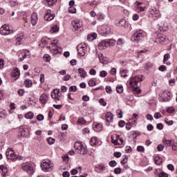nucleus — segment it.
<instances>
[{"label":"nucleus","mask_w":177,"mask_h":177,"mask_svg":"<svg viewBox=\"0 0 177 177\" xmlns=\"http://www.w3.org/2000/svg\"><path fill=\"white\" fill-rule=\"evenodd\" d=\"M142 77V75H137L131 76L129 80V88H133L134 92H136L138 95L142 92L139 88V84L143 81Z\"/></svg>","instance_id":"obj_1"},{"label":"nucleus","mask_w":177,"mask_h":177,"mask_svg":"<svg viewBox=\"0 0 177 177\" xmlns=\"http://www.w3.org/2000/svg\"><path fill=\"white\" fill-rule=\"evenodd\" d=\"M48 49H50V52L54 53V55H57V53H60L62 52V47L59 46V43L57 40H52L50 42V45L47 46Z\"/></svg>","instance_id":"obj_2"},{"label":"nucleus","mask_w":177,"mask_h":177,"mask_svg":"<svg viewBox=\"0 0 177 177\" xmlns=\"http://www.w3.org/2000/svg\"><path fill=\"white\" fill-rule=\"evenodd\" d=\"M74 147L75 151L77 152L78 154H82V156H84V154H86V153H88L86 146H85V145H83L82 142H76L75 143Z\"/></svg>","instance_id":"obj_3"},{"label":"nucleus","mask_w":177,"mask_h":177,"mask_svg":"<svg viewBox=\"0 0 177 177\" xmlns=\"http://www.w3.org/2000/svg\"><path fill=\"white\" fill-rule=\"evenodd\" d=\"M55 165L50 160H43L41 163V168L44 172H50L53 169Z\"/></svg>","instance_id":"obj_4"},{"label":"nucleus","mask_w":177,"mask_h":177,"mask_svg":"<svg viewBox=\"0 0 177 177\" xmlns=\"http://www.w3.org/2000/svg\"><path fill=\"white\" fill-rule=\"evenodd\" d=\"M146 37V32H143V30L136 31L131 37V40L138 42L141 39H143Z\"/></svg>","instance_id":"obj_5"},{"label":"nucleus","mask_w":177,"mask_h":177,"mask_svg":"<svg viewBox=\"0 0 177 177\" xmlns=\"http://www.w3.org/2000/svg\"><path fill=\"white\" fill-rule=\"evenodd\" d=\"M22 169L24 171H26L29 175H32L34 174V167H32V164L26 162L24 163H22L21 165Z\"/></svg>","instance_id":"obj_6"},{"label":"nucleus","mask_w":177,"mask_h":177,"mask_svg":"<svg viewBox=\"0 0 177 177\" xmlns=\"http://www.w3.org/2000/svg\"><path fill=\"white\" fill-rule=\"evenodd\" d=\"M77 50L79 56L84 57V55L86 53V44L81 43L77 46Z\"/></svg>","instance_id":"obj_7"},{"label":"nucleus","mask_w":177,"mask_h":177,"mask_svg":"<svg viewBox=\"0 0 177 177\" xmlns=\"http://www.w3.org/2000/svg\"><path fill=\"white\" fill-rule=\"evenodd\" d=\"M12 32H13V30H11L9 25L6 24L0 28V34H1V35H9V34H12Z\"/></svg>","instance_id":"obj_8"},{"label":"nucleus","mask_w":177,"mask_h":177,"mask_svg":"<svg viewBox=\"0 0 177 177\" xmlns=\"http://www.w3.org/2000/svg\"><path fill=\"white\" fill-rule=\"evenodd\" d=\"M6 156L8 160H12V161H15V160H17V158H19L12 148H8L7 149Z\"/></svg>","instance_id":"obj_9"},{"label":"nucleus","mask_w":177,"mask_h":177,"mask_svg":"<svg viewBox=\"0 0 177 177\" xmlns=\"http://www.w3.org/2000/svg\"><path fill=\"white\" fill-rule=\"evenodd\" d=\"M81 27H82V23H81V21L76 19L72 21V30L73 31H75V32L81 31Z\"/></svg>","instance_id":"obj_10"},{"label":"nucleus","mask_w":177,"mask_h":177,"mask_svg":"<svg viewBox=\"0 0 177 177\" xmlns=\"http://www.w3.org/2000/svg\"><path fill=\"white\" fill-rule=\"evenodd\" d=\"M150 14H151L152 19H153V20H158L159 17H161V14L160 13V10H158L156 8H152L150 10Z\"/></svg>","instance_id":"obj_11"},{"label":"nucleus","mask_w":177,"mask_h":177,"mask_svg":"<svg viewBox=\"0 0 177 177\" xmlns=\"http://www.w3.org/2000/svg\"><path fill=\"white\" fill-rule=\"evenodd\" d=\"M45 15H46L44 16V20H46V21H50L53 20L56 16L55 13H52V10H47Z\"/></svg>","instance_id":"obj_12"},{"label":"nucleus","mask_w":177,"mask_h":177,"mask_svg":"<svg viewBox=\"0 0 177 177\" xmlns=\"http://www.w3.org/2000/svg\"><path fill=\"white\" fill-rule=\"evenodd\" d=\"M169 93H171V92L168 91H163L160 97L162 102H168L171 100V95Z\"/></svg>","instance_id":"obj_13"},{"label":"nucleus","mask_w":177,"mask_h":177,"mask_svg":"<svg viewBox=\"0 0 177 177\" xmlns=\"http://www.w3.org/2000/svg\"><path fill=\"white\" fill-rule=\"evenodd\" d=\"M60 89H54L53 93H51V97L55 99V100H60Z\"/></svg>","instance_id":"obj_14"},{"label":"nucleus","mask_w":177,"mask_h":177,"mask_svg":"<svg viewBox=\"0 0 177 177\" xmlns=\"http://www.w3.org/2000/svg\"><path fill=\"white\" fill-rule=\"evenodd\" d=\"M30 23L32 26H37V23H38V14L33 12L31 15Z\"/></svg>","instance_id":"obj_15"},{"label":"nucleus","mask_w":177,"mask_h":177,"mask_svg":"<svg viewBox=\"0 0 177 177\" xmlns=\"http://www.w3.org/2000/svg\"><path fill=\"white\" fill-rule=\"evenodd\" d=\"M98 48L100 50H103L109 48V44L106 40H104L98 44Z\"/></svg>","instance_id":"obj_16"},{"label":"nucleus","mask_w":177,"mask_h":177,"mask_svg":"<svg viewBox=\"0 0 177 177\" xmlns=\"http://www.w3.org/2000/svg\"><path fill=\"white\" fill-rule=\"evenodd\" d=\"M14 71L12 73V78H15V80H17L19 77H20V70L19 68H14Z\"/></svg>","instance_id":"obj_17"},{"label":"nucleus","mask_w":177,"mask_h":177,"mask_svg":"<svg viewBox=\"0 0 177 177\" xmlns=\"http://www.w3.org/2000/svg\"><path fill=\"white\" fill-rule=\"evenodd\" d=\"M0 169L2 172L3 176H8V167L6 166H3V165H0Z\"/></svg>","instance_id":"obj_18"},{"label":"nucleus","mask_w":177,"mask_h":177,"mask_svg":"<svg viewBox=\"0 0 177 177\" xmlns=\"http://www.w3.org/2000/svg\"><path fill=\"white\" fill-rule=\"evenodd\" d=\"M97 56L100 59V63H102V64H106V63H107V62L106 61V57L103 56V54L98 53Z\"/></svg>","instance_id":"obj_19"},{"label":"nucleus","mask_w":177,"mask_h":177,"mask_svg":"<svg viewBox=\"0 0 177 177\" xmlns=\"http://www.w3.org/2000/svg\"><path fill=\"white\" fill-rule=\"evenodd\" d=\"M94 131L95 132H100L102 131V129L103 128V125L99 124V123H94Z\"/></svg>","instance_id":"obj_20"},{"label":"nucleus","mask_w":177,"mask_h":177,"mask_svg":"<svg viewBox=\"0 0 177 177\" xmlns=\"http://www.w3.org/2000/svg\"><path fill=\"white\" fill-rule=\"evenodd\" d=\"M39 100L42 104H45V103L48 102V95H46V94H42L40 96Z\"/></svg>","instance_id":"obj_21"},{"label":"nucleus","mask_w":177,"mask_h":177,"mask_svg":"<svg viewBox=\"0 0 177 177\" xmlns=\"http://www.w3.org/2000/svg\"><path fill=\"white\" fill-rule=\"evenodd\" d=\"M99 144V140H97V138L93 137L91 139L90 145L91 146H96V145Z\"/></svg>","instance_id":"obj_22"},{"label":"nucleus","mask_w":177,"mask_h":177,"mask_svg":"<svg viewBox=\"0 0 177 177\" xmlns=\"http://www.w3.org/2000/svg\"><path fill=\"white\" fill-rule=\"evenodd\" d=\"M59 32V27L57 25H54L50 27V34H55V32Z\"/></svg>","instance_id":"obj_23"},{"label":"nucleus","mask_w":177,"mask_h":177,"mask_svg":"<svg viewBox=\"0 0 177 177\" xmlns=\"http://www.w3.org/2000/svg\"><path fill=\"white\" fill-rule=\"evenodd\" d=\"M78 73H79V74H80V77L82 78H85V77H86V71H85V70H84V68H80L78 69Z\"/></svg>","instance_id":"obj_24"},{"label":"nucleus","mask_w":177,"mask_h":177,"mask_svg":"<svg viewBox=\"0 0 177 177\" xmlns=\"http://www.w3.org/2000/svg\"><path fill=\"white\" fill-rule=\"evenodd\" d=\"M113 113L108 112L106 114V121H108V122H111V121H113Z\"/></svg>","instance_id":"obj_25"},{"label":"nucleus","mask_w":177,"mask_h":177,"mask_svg":"<svg viewBox=\"0 0 177 177\" xmlns=\"http://www.w3.org/2000/svg\"><path fill=\"white\" fill-rule=\"evenodd\" d=\"M163 145L166 146V147H171L172 145V140H167V139H163Z\"/></svg>","instance_id":"obj_26"},{"label":"nucleus","mask_w":177,"mask_h":177,"mask_svg":"<svg viewBox=\"0 0 177 177\" xmlns=\"http://www.w3.org/2000/svg\"><path fill=\"white\" fill-rule=\"evenodd\" d=\"M24 84H25L26 88H31L32 86V81H31V80H30V79H26L24 81Z\"/></svg>","instance_id":"obj_27"},{"label":"nucleus","mask_w":177,"mask_h":177,"mask_svg":"<svg viewBox=\"0 0 177 177\" xmlns=\"http://www.w3.org/2000/svg\"><path fill=\"white\" fill-rule=\"evenodd\" d=\"M25 118H27V120H32L34 118V113L32 111H29L25 115Z\"/></svg>","instance_id":"obj_28"},{"label":"nucleus","mask_w":177,"mask_h":177,"mask_svg":"<svg viewBox=\"0 0 177 177\" xmlns=\"http://www.w3.org/2000/svg\"><path fill=\"white\" fill-rule=\"evenodd\" d=\"M154 162L156 164V165H160L162 164V160H161V158L160 156H156L154 158Z\"/></svg>","instance_id":"obj_29"},{"label":"nucleus","mask_w":177,"mask_h":177,"mask_svg":"<svg viewBox=\"0 0 177 177\" xmlns=\"http://www.w3.org/2000/svg\"><path fill=\"white\" fill-rule=\"evenodd\" d=\"M97 20H99V21H103V20H104V19H105L104 14H103L102 12L98 13L97 15Z\"/></svg>","instance_id":"obj_30"},{"label":"nucleus","mask_w":177,"mask_h":177,"mask_svg":"<svg viewBox=\"0 0 177 177\" xmlns=\"http://www.w3.org/2000/svg\"><path fill=\"white\" fill-rule=\"evenodd\" d=\"M126 24H127V21H125V19H121L117 24V25L119 26V27H125Z\"/></svg>","instance_id":"obj_31"},{"label":"nucleus","mask_w":177,"mask_h":177,"mask_svg":"<svg viewBox=\"0 0 177 177\" xmlns=\"http://www.w3.org/2000/svg\"><path fill=\"white\" fill-rule=\"evenodd\" d=\"M106 41L108 46H114V45H115V40L114 39H109Z\"/></svg>","instance_id":"obj_32"},{"label":"nucleus","mask_w":177,"mask_h":177,"mask_svg":"<svg viewBox=\"0 0 177 177\" xmlns=\"http://www.w3.org/2000/svg\"><path fill=\"white\" fill-rule=\"evenodd\" d=\"M141 3H138V6H137V12L138 13H141V12H145V7H142V6H140L139 5H140Z\"/></svg>","instance_id":"obj_33"},{"label":"nucleus","mask_w":177,"mask_h":177,"mask_svg":"<svg viewBox=\"0 0 177 177\" xmlns=\"http://www.w3.org/2000/svg\"><path fill=\"white\" fill-rule=\"evenodd\" d=\"M57 1V0H46V2L48 5V6H53V5H55Z\"/></svg>","instance_id":"obj_34"},{"label":"nucleus","mask_w":177,"mask_h":177,"mask_svg":"<svg viewBox=\"0 0 177 177\" xmlns=\"http://www.w3.org/2000/svg\"><path fill=\"white\" fill-rule=\"evenodd\" d=\"M116 91L118 93H122L124 92V87H122V85H119L116 87Z\"/></svg>","instance_id":"obj_35"},{"label":"nucleus","mask_w":177,"mask_h":177,"mask_svg":"<svg viewBox=\"0 0 177 177\" xmlns=\"http://www.w3.org/2000/svg\"><path fill=\"white\" fill-rule=\"evenodd\" d=\"M16 44L17 45H21V41H23V37L22 36H19L17 37L16 39Z\"/></svg>","instance_id":"obj_36"},{"label":"nucleus","mask_w":177,"mask_h":177,"mask_svg":"<svg viewBox=\"0 0 177 177\" xmlns=\"http://www.w3.org/2000/svg\"><path fill=\"white\" fill-rule=\"evenodd\" d=\"M77 123H79L80 125H84V124H86V120H85V119H84L83 118H80L77 120Z\"/></svg>","instance_id":"obj_37"},{"label":"nucleus","mask_w":177,"mask_h":177,"mask_svg":"<svg viewBox=\"0 0 177 177\" xmlns=\"http://www.w3.org/2000/svg\"><path fill=\"white\" fill-rule=\"evenodd\" d=\"M99 76L104 78V77H107V72L106 71H102L100 72Z\"/></svg>","instance_id":"obj_38"},{"label":"nucleus","mask_w":177,"mask_h":177,"mask_svg":"<svg viewBox=\"0 0 177 177\" xmlns=\"http://www.w3.org/2000/svg\"><path fill=\"white\" fill-rule=\"evenodd\" d=\"M44 62H50V55L45 54L43 57Z\"/></svg>","instance_id":"obj_39"},{"label":"nucleus","mask_w":177,"mask_h":177,"mask_svg":"<svg viewBox=\"0 0 177 177\" xmlns=\"http://www.w3.org/2000/svg\"><path fill=\"white\" fill-rule=\"evenodd\" d=\"M170 57H171V55L169 54H165L164 55L163 62L167 63V62H168V60H169Z\"/></svg>","instance_id":"obj_40"},{"label":"nucleus","mask_w":177,"mask_h":177,"mask_svg":"<svg viewBox=\"0 0 177 177\" xmlns=\"http://www.w3.org/2000/svg\"><path fill=\"white\" fill-rule=\"evenodd\" d=\"M68 12L69 13H77V9L74 7H69Z\"/></svg>","instance_id":"obj_41"},{"label":"nucleus","mask_w":177,"mask_h":177,"mask_svg":"<svg viewBox=\"0 0 177 177\" xmlns=\"http://www.w3.org/2000/svg\"><path fill=\"white\" fill-rule=\"evenodd\" d=\"M37 120L38 121H44V120H45V116L42 114H39L37 117Z\"/></svg>","instance_id":"obj_42"},{"label":"nucleus","mask_w":177,"mask_h":177,"mask_svg":"<svg viewBox=\"0 0 177 177\" xmlns=\"http://www.w3.org/2000/svg\"><path fill=\"white\" fill-rule=\"evenodd\" d=\"M128 73V71L127 70H123L120 72V75L121 77H123L124 78H125L127 77V73Z\"/></svg>","instance_id":"obj_43"},{"label":"nucleus","mask_w":177,"mask_h":177,"mask_svg":"<svg viewBox=\"0 0 177 177\" xmlns=\"http://www.w3.org/2000/svg\"><path fill=\"white\" fill-rule=\"evenodd\" d=\"M39 80L41 84H44V82H45V75H44L43 73H41Z\"/></svg>","instance_id":"obj_44"},{"label":"nucleus","mask_w":177,"mask_h":177,"mask_svg":"<svg viewBox=\"0 0 177 177\" xmlns=\"http://www.w3.org/2000/svg\"><path fill=\"white\" fill-rule=\"evenodd\" d=\"M10 3L11 6H12V7L17 6V5H18L17 1H16V0H10Z\"/></svg>","instance_id":"obj_45"},{"label":"nucleus","mask_w":177,"mask_h":177,"mask_svg":"<svg viewBox=\"0 0 177 177\" xmlns=\"http://www.w3.org/2000/svg\"><path fill=\"white\" fill-rule=\"evenodd\" d=\"M88 85L89 86H95V85H96V82H95L93 80H90L88 81Z\"/></svg>","instance_id":"obj_46"},{"label":"nucleus","mask_w":177,"mask_h":177,"mask_svg":"<svg viewBox=\"0 0 177 177\" xmlns=\"http://www.w3.org/2000/svg\"><path fill=\"white\" fill-rule=\"evenodd\" d=\"M167 40V37L165 36H160L158 37L159 42H165Z\"/></svg>","instance_id":"obj_47"},{"label":"nucleus","mask_w":177,"mask_h":177,"mask_svg":"<svg viewBox=\"0 0 177 177\" xmlns=\"http://www.w3.org/2000/svg\"><path fill=\"white\" fill-rule=\"evenodd\" d=\"M105 89H106V93H111V92H113V90L111 89V86H106Z\"/></svg>","instance_id":"obj_48"},{"label":"nucleus","mask_w":177,"mask_h":177,"mask_svg":"<svg viewBox=\"0 0 177 177\" xmlns=\"http://www.w3.org/2000/svg\"><path fill=\"white\" fill-rule=\"evenodd\" d=\"M158 70L160 71H167V66L165 65H161L159 68Z\"/></svg>","instance_id":"obj_49"},{"label":"nucleus","mask_w":177,"mask_h":177,"mask_svg":"<svg viewBox=\"0 0 177 177\" xmlns=\"http://www.w3.org/2000/svg\"><path fill=\"white\" fill-rule=\"evenodd\" d=\"M162 117V115H161V113L160 112H157L154 114V118L156 120H158V118H161Z\"/></svg>","instance_id":"obj_50"},{"label":"nucleus","mask_w":177,"mask_h":177,"mask_svg":"<svg viewBox=\"0 0 177 177\" xmlns=\"http://www.w3.org/2000/svg\"><path fill=\"white\" fill-rule=\"evenodd\" d=\"M47 140L49 145H53L55 142V139L52 138H48Z\"/></svg>","instance_id":"obj_51"},{"label":"nucleus","mask_w":177,"mask_h":177,"mask_svg":"<svg viewBox=\"0 0 177 177\" xmlns=\"http://www.w3.org/2000/svg\"><path fill=\"white\" fill-rule=\"evenodd\" d=\"M137 151H141V153H143L145 151V147L143 146H138Z\"/></svg>","instance_id":"obj_52"},{"label":"nucleus","mask_w":177,"mask_h":177,"mask_svg":"<svg viewBox=\"0 0 177 177\" xmlns=\"http://www.w3.org/2000/svg\"><path fill=\"white\" fill-rule=\"evenodd\" d=\"M97 168L100 171H106V166H104V165H98Z\"/></svg>","instance_id":"obj_53"},{"label":"nucleus","mask_w":177,"mask_h":177,"mask_svg":"<svg viewBox=\"0 0 177 177\" xmlns=\"http://www.w3.org/2000/svg\"><path fill=\"white\" fill-rule=\"evenodd\" d=\"M151 67H153L152 63L148 62L146 64V66H145L146 70H149V68H151Z\"/></svg>","instance_id":"obj_54"},{"label":"nucleus","mask_w":177,"mask_h":177,"mask_svg":"<svg viewBox=\"0 0 177 177\" xmlns=\"http://www.w3.org/2000/svg\"><path fill=\"white\" fill-rule=\"evenodd\" d=\"M165 122L167 124V125H172V124H174V121L173 120H169L168 118H166L165 120Z\"/></svg>","instance_id":"obj_55"},{"label":"nucleus","mask_w":177,"mask_h":177,"mask_svg":"<svg viewBox=\"0 0 177 177\" xmlns=\"http://www.w3.org/2000/svg\"><path fill=\"white\" fill-rule=\"evenodd\" d=\"M70 92H77V86H72L69 88Z\"/></svg>","instance_id":"obj_56"},{"label":"nucleus","mask_w":177,"mask_h":177,"mask_svg":"<svg viewBox=\"0 0 177 177\" xmlns=\"http://www.w3.org/2000/svg\"><path fill=\"white\" fill-rule=\"evenodd\" d=\"M167 169L169 170V171H175V167L173 166L172 164H169L167 165Z\"/></svg>","instance_id":"obj_57"},{"label":"nucleus","mask_w":177,"mask_h":177,"mask_svg":"<svg viewBox=\"0 0 177 177\" xmlns=\"http://www.w3.org/2000/svg\"><path fill=\"white\" fill-rule=\"evenodd\" d=\"M156 128H157V129H159V131H161V129H162V128H164V125H162V123H158L156 125Z\"/></svg>","instance_id":"obj_58"},{"label":"nucleus","mask_w":177,"mask_h":177,"mask_svg":"<svg viewBox=\"0 0 177 177\" xmlns=\"http://www.w3.org/2000/svg\"><path fill=\"white\" fill-rule=\"evenodd\" d=\"M167 113H169V114H172V113H174V111H175V109H174V107H169L167 109Z\"/></svg>","instance_id":"obj_59"},{"label":"nucleus","mask_w":177,"mask_h":177,"mask_svg":"<svg viewBox=\"0 0 177 177\" xmlns=\"http://www.w3.org/2000/svg\"><path fill=\"white\" fill-rule=\"evenodd\" d=\"M164 145H158V147H157V150L158 151H162V150H164Z\"/></svg>","instance_id":"obj_60"},{"label":"nucleus","mask_w":177,"mask_h":177,"mask_svg":"<svg viewBox=\"0 0 177 177\" xmlns=\"http://www.w3.org/2000/svg\"><path fill=\"white\" fill-rule=\"evenodd\" d=\"M89 75H96V70L94 68H92L89 71Z\"/></svg>","instance_id":"obj_61"},{"label":"nucleus","mask_w":177,"mask_h":177,"mask_svg":"<svg viewBox=\"0 0 177 177\" xmlns=\"http://www.w3.org/2000/svg\"><path fill=\"white\" fill-rule=\"evenodd\" d=\"M110 167H115L117 165V162L115 160H111L109 162Z\"/></svg>","instance_id":"obj_62"},{"label":"nucleus","mask_w":177,"mask_h":177,"mask_svg":"<svg viewBox=\"0 0 177 177\" xmlns=\"http://www.w3.org/2000/svg\"><path fill=\"white\" fill-rule=\"evenodd\" d=\"M159 177H168V174L164 172V171H162L159 176Z\"/></svg>","instance_id":"obj_63"},{"label":"nucleus","mask_w":177,"mask_h":177,"mask_svg":"<svg viewBox=\"0 0 177 177\" xmlns=\"http://www.w3.org/2000/svg\"><path fill=\"white\" fill-rule=\"evenodd\" d=\"M114 173L116 174H121V168L117 167L114 169Z\"/></svg>","instance_id":"obj_64"}]
</instances>
